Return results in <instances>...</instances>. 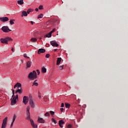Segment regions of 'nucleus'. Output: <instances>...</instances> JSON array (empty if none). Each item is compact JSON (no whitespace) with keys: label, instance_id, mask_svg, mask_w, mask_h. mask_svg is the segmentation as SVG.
I'll use <instances>...</instances> for the list:
<instances>
[{"label":"nucleus","instance_id":"1","mask_svg":"<svg viewBox=\"0 0 128 128\" xmlns=\"http://www.w3.org/2000/svg\"><path fill=\"white\" fill-rule=\"evenodd\" d=\"M28 102H30V106L26 108V114H29V108H34V104L33 103V100L31 99L28 100V96H24L22 98V103H24V104H28Z\"/></svg>","mask_w":128,"mask_h":128},{"label":"nucleus","instance_id":"2","mask_svg":"<svg viewBox=\"0 0 128 128\" xmlns=\"http://www.w3.org/2000/svg\"><path fill=\"white\" fill-rule=\"evenodd\" d=\"M40 74V72H38V70H34L30 72V74H28V78H30V80L36 78V75H38V74Z\"/></svg>","mask_w":128,"mask_h":128},{"label":"nucleus","instance_id":"3","mask_svg":"<svg viewBox=\"0 0 128 128\" xmlns=\"http://www.w3.org/2000/svg\"><path fill=\"white\" fill-rule=\"evenodd\" d=\"M12 40V39L10 38L7 37L4 38H0V43L7 44V42H10Z\"/></svg>","mask_w":128,"mask_h":128},{"label":"nucleus","instance_id":"4","mask_svg":"<svg viewBox=\"0 0 128 128\" xmlns=\"http://www.w3.org/2000/svg\"><path fill=\"white\" fill-rule=\"evenodd\" d=\"M13 98L11 99V106L16 104V100L18 99V95L15 96H12Z\"/></svg>","mask_w":128,"mask_h":128},{"label":"nucleus","instance_id":"5","mask_svg":"<svg viewBox=\"0 0 128 128\" xmlns=\"http://www.w3.org/2000/svg\"><path fill=\"white\" fill-rule=\"evenodd\" d=\"M6 125H7V117L2 120V127L1 128H6Z\"/></svg>","mask_w":128,"mask_h":128},{"label":"nucleus","instance_id":"6","mask_svg":"<svg viewBox=\"0 0 128 128\" xmlns=\"http://www.w3.org/2000/svg\"><path fill=\"white\" fill-rule=\"evenodd\" d=\"M2 32H10V30H9L8 27L4 26H2Z\"/></svg>","mask_w":128,"mask_h":128},{"label":"nucleus","instance_id":"7","mask_svg":"<svg viewBox=\"0 0 128 128\" xmlns=\"http://www.w3.org/2000/svg\"><path fill=\"white\" fill-rule=\"evenodd\" d=\"M12 92H13V95H14V94H22V90L18 89V90H16V91L13 90H12Z\"/></svg>","mask_w":128,"mask_h":128},{"label":"nucleus","instance_id":"8","mask_svg":"<svg viewBox=\"0 0 128 128\" xmlns=\"http://www.w3.org/2000/svg\"><path fill=\"white\" fill-rule=\"evenodd\" d=\"M26 120H30V124H32V128H36V124H35L34 122H33V120H31V119H26Z\"/></svg>","mask_w":128,"mask_h":128},{"label":"nucleus","instance_id":"9","mask_svg":"<svg viewBox=\"0 0 128 128\" xmlns=\"http://www.w3.org/2000/svg\"><path fill=\"white\" fill-rule=\"evenodd\" d=\"M9 18H7V17H2L0 18V22H7V21H10Z\"/></svg>","mask_w":128,"mask_h":128},{"label":"nucleus","instance_id":"10","mask_svg":"<svg viewBox=\"0 0 128 128\" xmlns=\"http://www.w3.org/2000/svg\"><path fill=\"white\" fill-rule=\"evenodd\" d=\"M46 52V50L44 49L40 48L39 50H37V54H44V52Z\"/></svg>","mask_w":128,"mask_h":128},{"label":"nucleus","instance_id":"11","mask_svg":"<svg viewBox=\"0 0 128 128\" xmlns=\"http://www.w3.org/2000/svg\"><path fill=\"white\" fill-rule=\"evenodd\" d=\"M22 86V85L20 83L16 82V84H15V86H13V88H20Z\"/></svg>","mask_w":128,"mask_h":128},{"label":"nucleus","instance_id":"12","mask_svg":"<svg viewBox=\"0 0 128 128\" xmlns=\"http://www.w3.org/2000/svg\"><path fill=\"white\" fill-rule=\"evenodd\" d=\"M50 44L52 45V46L57 47L58 46V44L55 41L50 42Z\"/></svg>","mask_w":128,"mask_h":128},{"label":"nucleus","instance_id":"13","mask_svg":"<svg viewBox=\"0 0 128 128\" xmlns=\"http://www.w3.org/2000/svg\"><path fill=\"white\" fill-rule=\"evenodd\" d=\"M37 122L44 124V120L42 119V118H40V117H39L38 118H37Z\"/></svg>","mask_w":128,"mask_h":128},{"label":"nucleus","instance_id":"14","mask_svg":"<svg viewBox=\"0 0 128 128\" xmlns=\"http://www.w3.org/2000/svg\"><path fill=\"white\" fill-rule=\"evenodd\" d=\"M64 124V120H59V127L62 128V124Z\"/></svg>","mask_w":128,"mask_h":128},{"label":"nucleus","instance_id":"15","mask_svg":"<svg viewBox=\"0 0 128 128\" xmlns=\"http://www.w3.org/2000/svg\"><path fill=\"white\" fill-rule=\"evenodd\" d=\"M16 119V115L13 114V122H11V125L10 126V128L12 127V122H14V120Z\"/></svg>","mask_w":128,"mask_h":128},{"label":"nucleus","instance_id":"16","mask_svg":"<svg viewBox=\"0 0 128 128\" xmlns=\"http://www.w3.org/2000/svg\"><path fill=\"white\" fill-rule=\"evenodd\" d=\"M30 66H31V62H26V68H29Z\"/></svg>","mask_w":128,"mask_h":128},{"label":"nucleus","instance_id":"17","mask_svg":"<svg viewBox=\"0 0 128 128\" xmlns=\"http://www.w3.org/2000/svg\"><path fill=\"white\" fill-rule=\"evenodd\" d=\"M16 4L22 5V4H24V0H18V1H16Z\"/></svg>","mask_w":128,"mask_h":128},{"label":"nucleus","instance_id":"18","mask_svg":"<svg viewBox=\"0 0 128 128\" xmlns=\"http://www.w3.org/2000/svg\"><path fill=\"white\" fill-rule=\"evenodd\" d=\"M50 37H52V33H48V34H46V35H44V38H50Z\"/></svg>","mask_w":128,"mask_h":128},{"label":"nucleus","instance_id":"19","mask_svg":"<svg viewBox=\"0 0 128 128\" xmlns=\"http://www.w3.org/2000/svg\"><path fill=\"white\" fill-rule=\"evenodd\" d=\"M60 60H62L60 58H57L56 65H58V64H60Z\"/></svg>","mask_w":128,"mask_h":128},{"label":"nucleus","instance_id":"20","mask_svg":"<svg viewBox=\"0 0 128 128\" xmlns=\"http://www.w3.org/2000/svg\"><path fill=\"white\" fill-rule=\"evenodd\" d=\"M28 14H29V13L26 12H22V16H28Z\"/></svg>","mask_w":128,"mask_h":128},{"label":"nucleus","instance_id":"21","mask_svg":"<svg viewBox=\"0 0 128 128\" xmlns=\"http://www.w3.org/2000/svg\"><path fill=\"white\" fill-rule=\"evenodd\" d=\"M40 72H42V73H46V68H44V67H42V70H40Z\"/></svg>","mask_w":128,"mask_h":128},{"label":"nucleus","instance_id":"22","mask_svg":"<svg viewBox=\"0 0 128 128\" xmlns=\"http://www.w3.org/2000/svg\"><path fill=\"white\" fill-rule=\"evenodd\" d=\"M30 41L32 42H36V38H32V39H30Z\"/></svg>","mask_w":128,"mask_h":128},{"label":"nucleus","instance_id":"23","mask_svg":"<svg viewBox=\"0 0 128 128\" xmlns=\"http://www.w3.org/2000/svg\"><path fill=\"white\" fill-rule=\"evenodd\" d=\"M33 12V10L28 9V11H24V12H26V13L29 14V12Z\"/></svg>","mask_w":128,"mask_h":128},{"label":"nucleus","instance_id":"24","mask_svg":"<svg viewBox=\"0 0 128 128\" xmlns=\"http://www.w3.org/2000/svg\"><path fill=\"white\" fill-rule=\"evenodd\" d=\"M14 20H10V24L12 25L13 24H14Z\"/></svg>","mask_w":128,"mask_h":128},{"label":"nucleus","instance_id":"25","mask_svg":"<svg viewBox=\"0 0 128 128\" xmlns=\"http://www.w3.org/2000/svg\"><path fill=\"white\" fill-rule=\"evenodd\" d=\"M63 107L66 108H69L70 104H68V103H66V105L63 106Z\"/></svg>","mask_w":128,"mask_h":128},{"label":"nucleus","instance_id":"26","mask_svg":"<svg viewBox=\"0 0 128 128\" xmlns=\"http://www.w3.org/2000/svg\"><path fill=\"white\" fill-rule=\"evenodd\" d=\"M52 122H54V124H57V121L55 120V119L52 118Z\"/></svg>","mask_w":128,"mask_h":128},{"label":"nucleus","instance_id":"27","mask_svg":"<svg viewBox=\"0 0 128 128\" xmlns=\"http://www.w3.org/2000/svg\"><path fill=\"white\" fill-rule=\"evenodd\" d=\"M48 114L53 116V114H55V112H53V111H50V112H48Z\"/></svg>","mask_w":128,"mask_h":128},{"label":"nucleus","instance_id":"28","mask_svg":"<svg viewBox=\"0 0 128 128\" xmlns=\"http://www.w3.org/2000/svg\"><path fill=\"white\" fill-rule=\"evenodd\" d=\"M42 16H43L42 14H39V16H37V19L42 18Z\"/></svg>","mask_w":128,"mask_h":128},{"label":"nucleus","instance_id":"29","mask_svg":"<svg viewBox=\"0 0 128 128\" xmlns=\"http://www.w3.org/2000/svg\"><path fill=\"white\" fill-rule=\"evenodd\" d=\"M52 116V114H48V112L44 113V116Z\"/></svg>","mask_w":128,"mask_h":128},{"label":"nucleus","instance_id":"30","mask_svg":"<svg viewBox=\"0 0 128 128\" xmlns=\"http://www.w3.org/2000/svg\"><path fill=\"white\" fill-rule=\"evenodd\" d=\"M35 9L42 10V9H43V6H42V5H40V6H39V8H35Z\"/></svg>","mask_w":128,"mask_h":128},{"label":"nucleus","instance_id":"31","mask_svg":"<svg viewBox=\"0 0 128 128\" xmlns=\"http://www.w3.org/2000/svg\"><path fill=\"white\" fill-rule=\"evenodd\" d=\"M54 32H55V28L52 30V31H50V32L48 34H52Z\"/></svg>","mask_w":128,"mask_h":128},{"label":"nucleus","instance_id":"32","mask_svg":"<svg viewBox=\"0 0 128 128\" xmlns=\"http://www.w3.org/2000/svg\"><path fill=\"white\" fill-rule=\"evenodd\" d=\"M46 58H50V54H46Z\"/></svg>","mask_w":128,"mask_h":128},{"label":"nucleus","instance_id":"33","mask_svg":"<svg viewBox=\"0 0 128 128\" xmlns=\"http://www.w3.org/2000/svg\"><path fill=\"white\" fill-rule=\"evenodd\" d=\"M66 106V104L61 103V108H62L63 106Z\"/></svg>","mask_w":128,"mask_h":128},{"label":"nucleus","instance_id":"34","mask_svg":"<svg viewBox=\"0 0 128 128\" xmlns=\"http://www.w3.org/2000/svg\"><path fill=\"white\" fill-rule=\"evenodd\" d=\"M24 58H29V57H28V55L24 54Z\"/></svg>","mask_w":128,"mask_h":128},{"label":"nucleus","instance_id":"35","mask_svg":"<svg viewBox=\"0 0 128 128\" xmlns=\"http://www.w3.org/2000/svg\"><path fill=\"white\" fill-rule=\"evenodd\" d=\"M34 86H38V84L36 82H34Z\"/></svg>","mask_w":128,"mask_h":128},{"label":"nucleus","instance_id":"36","mask_svg":"<svg viewBox=\"0 0 128 128\" xmlns=\"http://www.w3.org/2000/svg\"><path fill=\"white\" fill-rule=\"evenodd\" d=\"M59 70H62V66H59Z\"/></svg>","mask_w":128,"mask_h":128},{"label":"nucleus","instance_id":"37","mask_svg":"<svg viewBox=\"0 0 128 128\" xmlns=\"http://www.w3.org/2000/svg\"><path fill=\"white\" fill-rule=\"evenodd\" d=\"M66 128H72V125L68 124V126H66Z\"/></svg>","mask_w":128,"mask_h":128},{"label":"nucleus","instance_id":"38","mask_svg":"<svg viewBox=\"0 0 128 128\" xmlns=\"http://www.w3.org/2000/svg\"><path fill=\"white\" fill-rule=\"evenodd\" d=\"M42 9H37V8H35V12H38V10H40Z\"/></svg>","mask_w":128,"mask_h":128},{"label":"nucleus","instance_id":"39","mask_svg":"<svg viewBox=\"0 0 128 128\" xmlns=\"http://www.w3.org/2000/svg\"><path fill=\"white\" fill-rule=\"evenodd\" d=\"M64 110V109L61 108H60V110H61V112H62V110Z\"/></svg>","mask_w":128,"mask_h":128},{"label":"nucleus","instance_id":"40","mask_svg":"<svg viewBox=\"0 0 128 128\" xmlns=\"http://www.w3.org/2000/svg\"><path fill=\"white\" fill-rule=\"evenodd\" d=\"M39 96V98H40V92H39V96Z\"/></svg>","mask_w":128,"mask_h":128},{"label":"nucleus","instance_id":"41","mask_svg":"<svg viewBox=\"0 0 128 128\" xmlns=\"http://www.w3.org/2000/svg\"><path fill=\"white\" fill-rule=\"evenodd\" d=\"M30 23L32 24H33V22H30Z\"/></svg>","mask_w":128,"mask_h":128},{"label":"nucleus","instance_id":"42","mask_svg":"<svg viewBox=\"0 0 128 128\" xmlns=\"http://www.w3.org/2000/svg\"><path fill=\"white\" fill-rule=\"evenodd\" d=\"M54 51H57V49H56V50H54Z\"/></svg>","mask_w":128,"mask_h":128},{"label":"nucleus","instance_id":"43","mask_svg":"<svg viewBox=\"0 0 128 128\" xmlns=\"http://www.w3.org/2000/svg\"><path fill=\"white\" fill-rule=\"evenodd\" d=\"M12 50H12V48H11V52H12Z\"/></svg>","mask_w":128,"mask_h":128},{"label":"nucleus","instance_id":"44","mask_svg":"<svg viewBox=\"0 0 128 128\" xmlns=\"http://www.w3.org/2000/svg\"><path fill=\"white\" fill-rule=\"evenodd\" d=\"M35 80V82H36V80Z\"/></svg>","mask_w":128,"mask_h":128}]
</instances>
